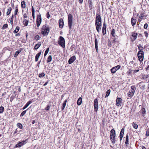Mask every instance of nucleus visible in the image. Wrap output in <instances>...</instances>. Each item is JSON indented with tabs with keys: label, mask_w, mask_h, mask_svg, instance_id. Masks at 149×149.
Returning <instances> with one entry per match:
<instances>
[{
	"label": "nucleus",
	"mask_w": 149,
	"mask_h": 149,
	"mask_svg": "<svg viewBox=\"0 0 149 149\" xmlns=\"http://www.w3.org/2000/svg\"><path fill=\"white\" fill-rule=\"evenodd\" d=\"M95 25L97 31L99 32L101 30V18L100 14H97L96 15Z\"/></svg>",
	"instance_id": "1"
},
{
	"label": "nucleus",
	"mask_w": 149,
	"mask_h": 149,
	"mask_svg": "<svg viewBox=\"0 0 149 149\" xmlns=\"http://www.w3.org/2000/svg\"><path fill=\"white\" fill-rule=\"evenodd\" d=\"M116 133L115 130L113 129L110 131V139L113 143H115L116 140L115 139Z\"/></svg>",
	"instance_id": "2"
},
{
	"label": "nucleus",
	"mask_w": 149,
	"mask_h": 149,
	"mask_svg": "<svg viewBox=\"0 0 149 149\" xmlns=\"http://www.w3.org/2000/svg\"><path fill=\"white\" fill-rule=\"evenodd\" d=\"M49 31V29L48 27H47L45 25H43L41 29V33L44 35H47Z\"/></svg>",
	"instance_id": "3"
},
{
	"label": "nucleus",
	"mask_w": 149,
	"mask_h": 149,
	"mask_svg": "<svg viewBox=\"0 0 149 149\" xmlns=\"http://www.w3.org/2000/svg\"><path fill=\"white\" fill-rule=\"evenodd\" d=\"M72 16L71 14H69L68 16V26L70 29L72 28Z\"/></svg>",
	"instance_id": "4"
},
{
	"label": "nucleus",
	"mask_w": 149,
	"mask_h": 149,
	"mask_svg": "<svg viewBox=\"0 0 149 149\" xmlns=\"http://www.w3.org/2000/svg\"><path fill=\"white\" fill-rule=\"evenodd\" d=\"M58 44L63 48L65 47V40L64 38L62 36H60L59 40L58 41Z\"/></svg>",
	"instance_id": "5"
},
{
	"label": "nucleus",
	"mask_w": 149,
	"mask_h": 149,
	"mask_svg": "<svg viewBox=\"0 0 149 149\" xmlns=\"http://www.w3.org/2000/svg\"><path fill=\"white\" fill-rule=\"evenodd\" d=\"M137 56L139 60L141 61H142L144 58V52H138L137 54Z\"/></svg>",
	"instance_id": "6"
},
{
	"label": "nucleus",
	"mask_w": 149,
	"mask_h": 149,
	"mask_svg": "<svg viewBox=\"0 0 149 149\" xmlns=\"http://www.w3.org/2000/svg\"><path fill=\"white\" fill-rule=\"evenodd\" d=\"M94 109L95 111H97L98 108V101L97 99H95L94 102Z\"/></svg>",
	"instance_id": "7"
},
{
	"label": "nucleus",
	"mask_w": 149,
	"mask_h": 149,
	"mask_svg": "<svg viewBox=\"0 0 149 149\" xmlns=\"http://www.w3.org/2000/svg\"><path fill=\"white\" fill-rule=\"evenodd\" d=\"M59 27L62 28L64 25V22L62 19H60L58 21Z\"/></svg>",
	"instance_id": "8"
},
{
	"label": "nucleus",
	"mask_w": 149,
	"mask_h": 149,
	"mask_svg": "<svg viewBox=\"0 0 149 149\" xmlns=\"http://www.w3.org/2000/svg\"><path fill=\"white\" fill-rule=\"evenodd\" d=\"M76 59V57L75 56H72L69 60L68 63L69 64H71L74 62Z\"/></svg>",
	"instance_id": "9"
},
{
	"label": "nucleus",
	"mask_w": 149,
	"mask_h": 149,
	"mask_svg": "<svg viewBox=\"0 0 149 149\" xmlns=\"http://www.w3.org/2000/svg\"><path fill=\"white\" fill-rule=\"evenodd\" d=\"M124 128H122L120 131V141L122 140L123 138V136L124 134Z\"/></svg>",
	"instance_id": "10"
},
{
	"label": "nucleus",
	"mask_w": 149,
	"mask_h": 149,
	"mask_svg": "<svg viewBox=\"0 0 149 149\" xmlns=\"http://www.w3.org/2000/svg\"><path fill=\"white\" fill-rule=\"evenodd\" d=\"M122 101V99L120 98H117L116 100V105L119 106H121L120 103H121Z\"/></svg>",
	"instance_id": "11"
},
{
	"label": "nucleus",
	"mask_w": 149,
	"mask_h": 149,
	"mask_svg": "<svg viewBox=\"0 0 149 149\" xmlns=\"http://www.w3.org/2000/svg\"><path fill=\"white\" fill-rule=\"evenodd\" d=\"M95 48L97 52L98 49V42L97 40V38H95Z\"/></svg>",
	"instance_id": "12"
},
{
	"label": "nucleus",
	"mask_w": 149,
	"mask_h": 149,
	"mask_svg": "<svg viewBox=\"0 0 149 149\" xmlns=\"http://www.w3.org/2000/svg\"><path fill=\"white\" fill-rule=\"evenodd\" d=\"M137 47H138V49L139 50V52H143V49L144 48H143L141 44H139L138 45Z\"/></svg>",
	"instance_id": "13"
},
{
	"label": "nucleus",
	"mask_w": 149,
	"mask_h": 149,
	"mask_svg": "<svg viewBox=\"0 0 149 149\" xmlns=\"http://www.w3.org/2000/svg\"><path fill=\"white\" fill-rule=\"evenodd\" d=\"M141 112L142 115V116L143 117H144V115L146 114V110L144 108H142L141 109Z\"/></svg>",
	"instance_id": "14"
},
{
	"label": "nucleus",
	"mask_w": 149,
	"mask_h": 149,
	"mask_svg": "<svg viewBox=\"0 0 149 149\" xmlns=\"http://www.w3.org/2000/svg\"><path fill=\"white\" fill-rule=\"evenodd\" d=\"M32 102L31 101H30L28 102L26 104H25V105L24 106V107H23V110L25 109L29 105L31 104V103Z\"/></svg>",
	"instance_id": "15"
},
{
	"label": "nucleus",
	"mask_w": 149,
	"mask_h": 149,
	"mask_svg": "<svg viewBox=\"0 0 149 149\" xmlns=\"http://www.w3.org/2000/svg\"><path fill=\"white\" fill-rule=\"evenodd\" d=\"M125 143L126 146H127V145L129 144V136L128 134L126 135Z\"/></svg>",
	"instance_id": "16"
},
{
	"label": "nucleus",
	"mask_w": 149,
	"mask_h": 149,
	"mask_svg": "<svg viewBox=\"0 0 149 149\" xmlns=\"http://www.w3.org/2000/svg\"><path fill=\"white\" fill-rule=\"evenodd\" d=\"M41 22V16L38 15V27Z\"/></svg>",
	"instance_id": "17"
},
{
	"label": "nucleus",
	"mask_w": 149,
	"mask_h": 149,
	"mask_svg": "<svg viewBox=\"0 0 149 149\" xmlns=\"http://www.w3.org/2000/svg\"><path fill=\"white\" fill-rule=\"evenodd\" d=\"M82 98L81 97H80L79 98L78 100L77 101V103L78 105H80L82 103Z\"/></svg>",
	"instance_id": "18"
},
{
	"label": "nucleus",
	"mask_w": 149,
	"mask_h": 149,
	"mask_svg": "<svg viewBox=\"0 0 149 149\" xmlns=\"http://www.w3.org/2000/svg\"><path fill=\"white\" fill-rule=\"evenodd\" d=\"M137 34L136 33L133 32L132 33V36L134 38L133 39L134 40L136 39L137 36Z\"/></svg>",
	"instance_id": "19"
},
{
	"label": "nucleus",
	"mask_w": 149,
	"mask_h": 149,
	"mask_svg": "<svg viewBox=\"0 0 149 149\" xmlns=\"http://www.w3.org/2000/svg\"><path fill=\"white\" fill-rule=\"evenodd\" d=\"M67 101V100H65L63 102L61 108V109L62 110H63L65 108V107L66 105Z\"/></svg>",
	"instance_id": "20"
},
{
	"label": "nucleus",
	"mask_w": 149,
	"mask_h": 149,
	"mask_svg": "<svg viewBox=\"0 0 149 149\" xmlns=\"http://www.w3.org/2000/svg\"><path fill=\"white\" fill-rule=\"evenodd\" d=\"M131 23L132 26H134L135 25L136 22V20L135 19L132 18L131 19Z\"/></svg>",
	"instance_id": "21"
},
{
	"label": "nucleus",
	"mask_w": 149,
	"mask_h": 149,
	"mask_svg": "<svg viewBox=\"0 0 149 149\" xmlns=\"http://www.w3.org/2000/svg\"><path fill=\"white\" fill-rule=\"evenodd\" d=\"M35 10H34V9L33 8V6H32V15L33 17V18L34 19L35 18Z\"/></svg>",
	"instance_id": "22"
},
{
	"label": "nucleus",
	"mask_w": 149,
	"mask_h": 149,
	"mask_svg": "<svg viewBox=\"0 0 149 149\" xmlns=\"http://www.w3.org/2000/svg\"><path fill=\"white\" fill-rule=\"evenodd\" d=\"M21 7L22 8H24L26 7L25 2L22 1L21 3Z\"/></svg>",
	"instance_id": "23"
},
{
	"label": "nucleus",
	"mask_w": 149,
	"mask_h": 149,
	"mask_svg": "<svg viewBox=\"0 0 149 149\" xmlns=\"http://www.w3.org/2000/svg\"><path fill=\"white\" fill-rule=\"evenodd\" d=\"M134 93L131 91H129L127 93V95L129 97H132L133 96Z\"/></svg>",
	"instance_id": "24"
},
{
	"label": "nucleus",
	"mask_w": 149,
	"mask_h": 149,
	"mask_svg": "<svg viewBox=\"0 0 149 149\" xmlns=\"http://www.w3.org/2000/svg\"><path fill=\"white\" fill-rule=\"evenodd\" d=\"M131 88L132 89L131 91L132 92H133L134 93L136 89L135 86H131Z\"/></svg>",
	"instance_id": "25"
},
{
	"label": "nucleus",
	"mask_w": 149,
	"mask_h": 149,
	"mask_svg": "<svg viewBox=\"0 0 149 149\" xmlns=\"http://www.w3.org/2000/svg\"><path fill=\"white\" fill-rule=\"evenodd\" d=\"M110 92L111 91L110 89H109L106 92V94L105 97V98L107 97H108L109 96L110 94Z\"/></svg>",
	"instance_id": "26"
},
{
	"label": "nucleus",
	"mask_w": 149,
	"mask_h": 149,
	"mask_svg": "<svg viewBox=\"0 0 149 149\" xmlns=\"http://www.w3.org/2000/svg\"><path fill=\"white\" fill-rule=\"evenodd\" d=\"M132 126L135 129H137L138 127V125L137 124H136L134 122L132 123Z\"/></svg>",
	"instance_id": "27"
},
{
	"label": "nucleus",
	"mask_w": 149,
	"mask_h": 149,
	"mask_svg": "<svg viewBox=\"0 0 149 149\" xmlns=\"http://www.w3.org/2000/svg\"><path fill=\"white\" fill-rule=\"evenodd\" d=\"M23 23L24 24V25L25 26H27L28 25V24L29 23V21L28 20H24L23 21Z\"/></svg>",
	"instance_id": "28"
},
{
	"label": "nucleus",
	"mask_w": 149,
	"mask_h": 149,
	"mask_svg": "<svg viewBox=\"0 0 149 149\" xmlns=\"http://www.w3.org/2000/svg\"><path fill=\"white\" fill-rule=\"evenodd\" d=\"M19 27L18 26H17L16 27V29L14 31L13 33H17L18 32L19 30Z\"/></svg>",
	"instance_id": "29"
},
{
	"label": "nucleus",
	"mask_w": 149,
	"mask_h": 149,
	"mask_svg": "<svg viewBox=\"0 0 149 149\" xmlns=\"http://www.w3.org/2000/svg\"><path fill=\"white\" fill-rule=\"evenodd\" d=\"M52 60V56L51 55H49L47 59V62L49 63Z\"/></svg>",
	"instance_id": "30"
},
{
	"label": "nucleus",
	"mask_w": 149,
	"mask_h": 149,
	"mask_svg": "<svg viewBox=\"0 0 149 149\" xmlns=\"http://www.w3.org/2000/svg\"><path fill=\"white\" fill-rule=\"evenodd\" d=\"M18 11V6L17 5L15 7V15H16Z\"/></svg>",
	"instance_id": "31"
},
{
	"label": "nucleus",
	"mask_w": 149,
	"mask_h": 149,
	"mask_svg": "<svg viewBox=\"0 0 149 149\" xmlns=\"http://www.w3.org/2000/svg\"><path fill=\"white\" fill-rule=\"evenodd\" d=\"M117 70L114 67L112 68L111 70V72L112 73H115Z\"/></svg>",
	"instance_id": "32"
},
{
	"label": "nucleus",
	"mask_w": 149,
	"mask_h": 149,
	"mask_svg": "<svg viewBox=\"0 0 149 149\" xmlns=\"http://www.w3.org/2000/svg\"><path fill=\"white\" fill-rule=\"evenodd\" d=\"M11 10H12V8H11V7H10L8 9V11L6 13L7 15H9L10 14Z\"/></svg>",
	"instance_id": "33"
},
{
	"label": "nucleus",
	"mask_w": 149,
	"mask_h": 149,
	"mask_svg": "<svg viewBox=\"0 0 149 149\" xmlns=\"http://www.w3.org/2000/svg\"><path fill=\"white\" fill-rule=\"evenodd\" d=\"M21 52V50H18V51H17L16 52H15V54L14 55V57H16L17 56H18V54L20 53V52Z\"/></svg>",
	"instance_id": "34"
},
{
	"label": "nucleus",
	"mask_w": 149,
	"mask_h": 149,
	"mask_svg": "<svg viewBox=\"0 0 149 149\" xmlns=\"http://www.w3.org/2000/svg\"><path fill=\"white\" fill-rule=\"evenodd\" d=\"M4 110V107L2 106H1L0 107V113H2Z\"/></svg>",
	"instance_id": "35"
},
{
	"label": "nucleus",
	"mask_w": 149,
	"mask_h": 149,
	"mask_svg": "<svg viewBox=\"0 0 149 149\" xmlns=\"http://www.w3.org/2000/svg\"><path fill=\"white\" fill-rule=\"evenodd\" d=\"M17 126L20 129H22V124L20 123H17Z\"/></svg>",
	"instance_id": "36"
},
{
	"label": "nucleus",
	"mask_w": 149,
	"mask_h": 149,
	"mask_svg": "<svg viewBox=\"0 0 149 149\" xmlns=\"http://www.w3.org/2000/svg\"><path fill=\"white\" fill-rule=\"evenodd\" d=\"M111 35L113 37L115 36V30L114 29H113L112 30L111 32Z\"/></svg>",
	"instance_id": "37"
},
{
	"label": "nucleus",
	"mask_w": 149,
	"mask_h": 149,
	"mask_svg": "<svg viewBox=\"0 0 149 149\" xmlns=\"http://www.w3.org/2000/svg\"><path fill=\"white\" fill-rule=\"evenodd\" d=\"M49 48H47V49L46 50V51H45V54H44V56H46L47 55V53L49 52Z\"/></svg>",
	"instance_id": "38"
},
{
	"label": "nucleus",
	"mask_w": 149,
	"mask_h": 149,
	"mask_svg": "<svg viewBox=\"0 0 149 149\" xmlns=\"http://www.w3.org/2000/svg\"><path fill=\"white\" fill-rule=\"evenodd\" d=\"M26 110H25L23 111L21 114L20 116H24L26 113Z\"/></svg>",
	"instance_id": "39"
},
{
	"label": "nucleus",
	"mask_w": 149,
	"mask_h": 149,
	"mask_svg": "<svg viewBox=\"0 0 149 149\" xmlns=\"http://www.w3.org/2000/svg\"><path fill=\"white\" fill-rule=\"evenodd\" d=\"M8 26V24H4L3 27H2V29H6Z\"/></svg>",
	"instance_id": "40"
},
{
	"label": "nucleus",
	"mask_w": 149,
	"mask_h": 149,
	"mask_svg": "<svg viewBox=\"0 0 149 149\" xmlns=\"http://www.w3.org/2000/svg\"><path fill=\"white\" fill-rule=\"evenodd\" d=\"M45 74L44 73H41V74H40L39 75V77H43L44 76Z\"/></svg>",
	"instance_id": "41"
},
{
	"label": "nucleus",
	"mask_w": 149,
	"mask_h": 149,
	"mask_svg": "<svg viewBox=\"0 0 149 149\" xmlns=\"http://www.w3.org/2000/svg\"><path fill=\"white\" fill-rule=\"evenodd\" d=\"M149 77V75H144L143 76V79H146L148 78Z\"/></svg>",
	"instance_id": "42"
},
{
	"label": "nucleus",
	"mask_w": 149,
	"mask_h": 149,
	"mask_svg": "<svg viewBox=\"0 0 149 149\" xmlns=\"http://www.w3.org/2000/svg\"><path fill=\"white\" fill-rule=\"evenodd\" d=\"M21 146V145H20V143L19 142L18 143H17L16 145H15V147H20Z\"/></svg>",
	"instance_id": "43"
},
{
	"label": "nucleus",
	"mask_w": 149,
	"mask_h": 149,
	"mask_svg": "<svg viewBox=\"0 0 149 149\" xmlns=\"http://www.w3.org/2000/svg\"><path fill=\"white\" fill-rule=\"evenodd\" d=\"M102 29H106V26L105 23L103 24Z\"/></svg>",
	"instance_id": "44"
},
{
	"label": "nucleus",
	"mask_w": 149,
	"mask_h": 149,
	"mask_svg": "<svg viewBox=\"0 0 149 149\" xmlns=\"http://www.w3.org/2000/svg\"><path fill=\"white\" fill-rule=\"evenodd\" d=\"M114 68H115L117 70H118L119 69H120V66L119 65H118L115 67H113Z\"/></svg>",
	"instance_id": "45"
},
{
	"label": "nucleus",
	"mask_w": 149,
	"mask_h": 149,
	"mask_svg": "<svg viewBox=\"0 0 149 149\" xmlns=\"http://www.w3.org/2000/svg\"><path fill=\"white\" fill-rule=\"evenodd\" d=\"M145 85H143L140 87V88L142 90H144L145 89Z\"/></svg>",
	"instance_id": "46"
},
{
	"label": "nucleus",
	"mask_w": 149,
	"mask_h": 149,
	"mask_svg": "<svg viewBox=\"0 0 149 149\" xmlns=\"http://www.w3.org/2000/svg\"><path fill=\"white\" fill-rule=\"evenodd\" d=\"M25 141H22V142H19L20 144V145H21V146L23 145L24 144V143H25Z\"/></svg>",
	"instance_id": "47"
},
{
	"label": "nucleus",
	"mask_w": 149,
	"mask_h": 149,
	"mask_svg": "<svg viewBox=\"0 0 149 149\" xmlns=\"http://www.w3.org/2000/svg\"><path fill=\"white\" fill-rule=\"evenodd\" d=\"M50 108V106L49 105H48L45 108V110L46 111H49Z\"/></svg>",
	"instance_id": "48"
},
{
	"label": "nucleus",
	"mask_w": 149,
	"mask_h": 149,
	"mask_svg": "<svg viewBox=\"0 0 149 149\" xmlns=\"http://www.w3.org/2000/svg\"><path fill=\"white\" fill-rule=\"evenodd\" d=\"M102 33L103 35H105L106 33V29H102Z\"/></svg>",
	"instance_id": "49"
},
{
	"label": "nucleus",
	"mask_w": 149,
	"mask_h": 149,
	"mask_svg": "<svg viewBox=\"0 0 149 149\" xmlns=\"http://www.w3.org/2000/svg\"><path fill=\"white\" fill-rule=\"evenodd\" d=\"M143 17V16L142 15L140 16L138 19V21L139 22H140L141 20L142 17Z\"/></svg>",
	"instance_id": "50"
},
{
	"label": "nucleus",
	"mask_w": 149,
	"mask_h": 149,
	"mask_svg": "<svg viewBox=\"0 0 149 149\" xmlns=\"http://www.w3.org/2000/svg\"><path fill=\"white\" fill-rule=\"evenodd\" d=\"M146 135L147 136H149V130H148L146 132Z\"/></svg>",
	"instance_id": "51"
},
{
	"label": "nucleus",
	"mask_w": 149,
	"mask_h": 149,
	"mask_svg": "<svg viewBox=\"0 0 149 149\" xmlns=\"http://www.w3.org/2000/svg\"><path fill=\"white\" fill-rule=\"evenodd\" d=\"M144 33L145 34V36L147 38L148 37V33L147 32V31H145L144 32Z\"/></svg>",
	"instance_id": "52"
},
{
	"label": "nucleus",
	"mask_w": 149,
	"mask_h": 149,
	"mask_svg": "<svg viewBox=\"0 0 149 149\" xmlns=\"http://www.w3.org/2000/svg\"><path fill=\"white\" fill-rule=\"evenodd\" d=\"M27 14L24 13L23 15L24 17L25 18H26L27 17Z\"/></svg>",
	"instance_id": "53"
},
{
	"label": "nucleus",
	"mask_w": 149,
	"mask_h": 149,
	"mask_svg": "<svg viewBox=\"0 0 149 149\" xmlns=\"http://www.w3.org/2000/svg\"><path fill=\"white\" fill-rule=\"evenodd\" d=\"M88 2L90 6L92 5V2L91 0H89L88 1Z\"/></svg>",
	"instance_id": "54"
},
{
	"label": "nucleus",
	"mask_w": 149,
	"mask_h": 149,
	"mask_svg": "<svg viewBox=\"0 0 149 149\" xmlns=\"http://www.w3.org/2000/svg\"><path fill=\"white\" fill-rule=\"evenodd\" d=\"M148 25L147 24V23H146L144 25V28L145 29H147V27H148Z\"/></svg>",
	"instance_id": "55"
},
{
	"label": "nucleus",
	"mask_w": 149,
	"mask_h": 149,
	"mask_svg": "<svg viewBox=\"0 0 149 149\" xmlns=\"http://www.w3.org/2000/svg\"><path fill=\"white\" fill-rule=\"evenodd\" d=\"M10 23L11 24H13V19L11 18L10 20Z\"/></svg>",
	"instance_id": "56"
},
{
	"label": "nucleus",
	"mask_w": 149,
	"mask_h": 149,
	"mask_svg": "<svg viewBox=\"0 0 149 149\" xmlns=\"http://www.w3.org/2000/svg\"><path fill=\"white\" fill-rule=\"evenodd\" d=\"M131 71H133V72H134V73H136V72H137L139 71V69H138L137 70H131Z\"/></svg>",
	"instance_id": "57"
},
{
	"label": "nucleus",
	"mask_w": 149,
	"mask_h": 149,
	"mask_svg": "<svg viewBox=\"0 0 149 149\" xmlns=\"http://www.w3.org/2000/svg\"><path fill=\"white\" fill-rule=\"evenodd\" d=\"M34 49L36 50L37 49V44H36L35 45L34 47Z\"/></svg>",
	"instance_id": "58"
},
{
	"label": "nucleus",
	"mask_w": 149,
	"mask_h": 149,
	"mask_svg": "<svg viewBox=\"0 0 149 149\" xmlns=\"http://www.w3.org/2000/svg\"><path fill=\"white\" fill-rule=\"evenodd\" d=\"M41 45V43L39 42L38 43V49L40 46Z\"/></svg>",
	"instance_id": "59"
},
{
	"label": "nucleus",
	"mask_w": 149,
	"mask_h": 149,
	"mask_svg": "<svg viewBox=\"0 0 149 149\" xmlns=\"http://www.w3.org/2000/svg\"><path fill=\"white\" fill-rule=\"evenodd\" d=\"M50 17V15L49 14V13L48 12V13H47V17L48 18H49Z\"/></svg>",
	"instance_id": "60"
},
{
	"label": "nucleus",
	"mask_w": 149,
	"mask_h": 149,
	"mask_svg": "<svg viewBox=\"0 0 149 149\" xmlns=\"http://www.w3.org/2000/svg\"><path fill=\"white\" fill-rule=\"evenodd\" d=\"M35 61H37V54L36 56Z\"/></svg>",
	"instance_id": "61"
},
{
	"label": "nucleus",
	"mask_w": 149,
	"mask_h": 149,
	"mask_svg": "<svg viewBox=\"0 0 149 149\" xmlns=\"http://www.w3.org/2000/svg\"><path fill=\"white\" fill-rule=\"evenodd\" d=\"M41 53V52H39L38 53V58L39 56L40 55Z\"/></svg>",
	"instance_id": "62"
},
{
	"label": "nucleus",
	"mask_w": 149,
	"mask_h": 149,
	"mask_svg": "<svg viewBox=\"0 0 149 149\" xmlns=\"http://www.w3.org/2000/svg\"><path fill=\"white\" fill-rule=\"evenodd\" d=\"M83 0H79L80 3H82Z\"/></svg>",
	"instance_id": "63"
},
{
	"label": "nucleus",
	"mask_w": 149,
	"mask_h": 149,
	"mask_svg": "<svg viewBox=\"0 0 149 149\" xmlns=\"http://www.w3.org/2000/svg\"><path fill=\"white\" fill-rule=\"evenodd\" d=\"M20 35V34L19 33H17L15 35V36H19Z\"/></svg>",
	"instance_id": "64"
}]
</instances>
